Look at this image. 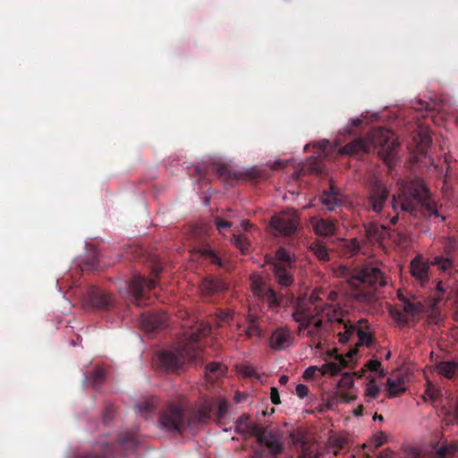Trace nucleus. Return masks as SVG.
<instances>
[{
	"label": "nucleus",
	"mask_w": 458,
	"mask_h": 458,
	"mask_svg": "<svg viewBox=\"0 0 458 458\" xmlns=\"http://www.w3.org/2000/svg\"><path fill=\"white\" fill-rule=\"evenodd\" d=\"M233 244L236 248H238L242 253H245L249 250L250 246V241L242 234H233L232 239Z\"/></svg>",
	"instance_id": "43"
},
{
	"label": "nucleus",
	"mask_w": 458,
	"mask_h": 458,
	"mask_svg": "<svg viewBox=\"0 0 458 458\" xmlns=\"http://www.w3.org/2000/svg\"><path fill=\"white\" fill-rule=\"evenodd\" d=\"M137 444L134 434L127 433L120 436L115 443L109 444L101 441L94 451L77 455L74 458H117L133 451Z\"/></svg>",
	"instance_id": "6"
},
{
	"label": "nucleus",
	"mask_w": 458,
	"mask_h": 458,
	"mask_svg": "<svg viewBox=\"0 0 458 458\" xmlns=\"http://www.w3.org/2000/svg\"><path fill=\"white\" fill-rule=\"evenodd\" d=\"M377 458H394V454L392 451H390L389 449H386L379 454Z\"/></svg>",
	"instance_id": "58"
},
{
	"label": "nucleus",
	"mask_w": 458,
	"mask_h": 458,
	"mask_svg": "<svg viewBox=\"0 0 458 458\" xmlns=\"http://www.w3.org/2000/svg\"><path fill=\"white\" fill-rule=\"evenodd\" d=\"M319 200L328 211L335 210L336 207L342 204V200L337 197V192L335 191L333 185H331L330 191L322 192Z\"/></svg>",
	"instance_id": "26"
},
{
	"label": "nucleus",
	"mask_w": 458,
	"mask_h": 458,
	"mask_svg": "<svg viewBox=\"0 0 458 458\" xmlns=\"http://www.w3.org/2000/svg\"><path fill=\"white\" fill-rule=\"evenodd\" d=\"M228 410V403L225 399H221L218 401L217 411H216V418L218 420H222L225 417Z\"/></svg>",
	"instance_id": "48"
},
{
	"label": "nucleus",
	"mask_w": 458,
	"mask_h": 458,
	"mask_svg": "<svg viewBox=\"0 0 458 458\" xmlns=\"http://www.w3.org/2000/svg\"><path fill=\"white\" fill-rule=\"evenodd\" d=\"M298 225V219L294 216L281 214L274 216L270 221V226L278 234L289 236L294 233Z\"/></svg>",
	"instance_id": "17"
},
{
	"label": "nucleus",
	"mask_w": 458,
	"mask_h": 458,
	"mask_svg": "<svg viewBox=\"0 0 458 458\" xmlns=\"http://www.w3.org/2000/svg\"><path fill=\"white\" fill-rule=\"evenodd\" d=\"M413 140L417 144L418 151L421 154L426 153L432 143V138L427 131H419L414 135Z\"/></svg>",
	"instance_id": "33"
},
{
	"label": "nucleus",
	"mask_w": 458,
	"mask_h": 458,
	"mask_svg": "<svg viewBox=\"0 0 458 458\" xmlns=\"http://www.w3.org/2000/svg\"><path fill=\"white\" fill-rule=\"evenodd\" d=\"M206 374L219 377L224 374V366L218 362H210L206 366Z\"/></svg>",
	"instance_id": "45"
},
{
	"label": "nucleus",
	"mask_w": 458,
	"mask_h": 458,
	"mask_svg": "<svg viewBox=\"0 0 458 458\" xmlns=\"http://www.w3.org/2000/svg\"><path fill=\"white\" fill-rule=\"evenodd\" d=\"M233 318V312L231 310H219L214 315H211L210 323L218 327L229 323Z\"/></svg>",
	"instance_id": "35"
},
{
	"label": "nucleus",
	"mask_w": 458,
	"mask_h": 458,
	"mask_svg": "<svg viewBox=\"0 0 458 458\" xmlns=\"http://www.w3.org/2000/svg\"><path fill=\"white\" fill-rule=\"evenodd\" d=\"M296 394L300 397V398H304L308 395L309 394V387L303 384H298L296 386Z\"/></svg>",
	"instance_id": "52"
},
{
	"label": "nucleus",
	"mask_w": 458,
	"mask_h": 458,
	"mask_svg": "<svg viewBox=\"0 0 458 458\" xmlns=\"http://www.w3.org/2000/svg\"><path fill=\"white\" fill-rule=\"evenodd\" d=\"M158 426L171 433H181L188 425L187 413L181 404L168 403L159 411Z\"/></svg>",
	"instance_id": "7"
},
{
	"label": "nucleus",
	"mask_w": 458,
	"mask_h": 458,
	"mask_svg": "<svg viewBox=\"0 0 458 458\" xmlns=\"http://www.w3.org/2000/svg\"><path fill=\"white\" fill-rule=\"evenodd\" d=\"M337 362H327L319 369L321 374L335 376L340 373L341 369L347 367L348 361L342 355L335 357Z\"/></svg>",
	"instance_id": "27"
},
{
	"label": "nucleus",
	"mask_w": 458,
	"mask_h": 458,
	"mask_svg": "<svg viewBox=\"0 0 458 458\" xmlns=\"http://www.w3.org/2000/svg\"><path fill=\"white\" fill-rule=\"evenodd\" d=\"M318 370V369L316 366H310L308 369H306V370L304 371L303 377L307 380L312 379L315 377L316 372Z\"/></svg>",
	"instance_id": "54"
},
{
	"label": "nucleus",
	"mask_w": 458,
	"mask_h": 458,
	"mask_svg": "<svg viewBox=\"0 0 458 458\" xmlns=\"http://www.w3.org/2000/svg\"><path fill=\"white\" fill-rule=\"evenodd\" d=\"M399 142L394 132L384 128H376L367 138L355 139L340 149L341 154L356 155L376 149L378 157L388 165L394 163Z\"/></svg>",
	"instance_id": "2"
},
{
	"label": "nucleus",
	"mask_w": 458,
	"mask_h": 458,
	"mask_svg": "<svg viewBox=\"0 0 458 458\" xmlns=\"http://www.w3.org/2000/svg\"><path fill=\"white\" fill-rule=\"evenodd\" d=\"M267 262L272 267L277 264L282 266H294L295 259L286 249L280 247L276 252L275 259L271 261L267 260Z\"/></svg>",
	"instance_id": "30"
},
{
	"label": "nucleus",
	"mask_w": 458,
	"mask_h": 458,
	"mask_svg": "<svg viewBox=\"0 0 458 458\" xmlns=\"http://www.w3.org/2000/svg\"><path fill=\"white\" fill-rule=\"evenodd\" d=\"M362 411H363V405H359L354 411H353V414L355 416H360L362 414Z\"/></svg>",
	"instance_id": "61"
},
{
	"label": "nucleus",
	"mask_w": 458,
	"mask_h": 458,
	"mask_svg": "<svg viewBox=\"0 0 458 458\" xmlns=\"http://www.w3.org/2000/svg\"><path fill=\"white\" fill-rule=\"evenodd\" d=\"M425 394L433 402L439 397V391L436 389L432 385L428 386Z\"/></svg>",
	"instance_id": "51"
},
{
	"label": "nucleus",
	"mask_w": 458,
	"mask_h": 458,
	"mask_svg": "<svg viewBox=\"0 0 458 458\" xmlns=\"http://www.w3.org/2000/svg\"><path fill=\"white\" fill-rule=\"evenodd\" d=\"M353 297L360 302L372 303L379 288L387 284L384 272L374 265H365L349 279Z\"/></svg>",
	"instance_id": "3"
},
{
	"label": "nucleus",
	"mask_w": 458,
	"mask_h": 458,
	"mask_svg": "<svg viewBox=\"0 0 458 458\" xmlns=\"http://www.w3.org/2000/svg\"><path fill=\"white\" fill-rule=\"evenodd\" d=\"M202 354L198 343V336L192 335L191 339L182 343L174 350L160 352L154 358V364L167 372H178L185 363H197Z\"/></svg>",
	"instance_id": "4"
},
{
	"label": "nucleus",
	"mask_w": 458,
	"mask_h": 458,
	"mask_svg": "<svg viewBox=\"0 0 458 458\" xmlns=\"http://www.w3.org/2000/svg\"><path fill=\"white\" fill-rule=\"evenodd\" d=\"M411 276L421 284L425 286L428 282L429 264L426 262L421 255L416 256L411 262Z\"/></svg>",
	"instance_id": "21"
},
{
	"label": "nucleus",
	"mask_w": 458,
	"mask_h": 458,
	"mask_svg": "<svg viewBox=\"0 0 458 458\" xmlns=\"http://www.w3.org/2000/svg\"><path fill=\"white\" fill-rule=\"evenodd\" d=\"M398 185V191L392 196V208L396 215L390 219L391 225L397 224L401 213L408 214L413 218H417L420 214L424 216H440L437 202L432 199L423 179L414 177L407 181L403 180Z\"/></svg>",
	"instance_id": "1"
},
{
	"label": "nucleus",
	"mask_w": 458,
	"mask_h": 458,
	"mask_svg": "<svg viewBox=\"0 0 458 458\" xmlns=\"http://www.w3.org/2000/svg\"><path fill=\"white\" fill-rule=\"evenodd\" d=\"M353 397H350L348 394H344L342 396H341V400L344 403H349L351 400H352Z\"/></svg>",
	"instance_id": "64"
},
{
	"label": "nucleus",
	"mask_w": 458,
	"mask_h": 458,
	"mask_svg": "<svg viewBox=\"0 0 458 458\" xmlns=\"http://www.w3.org/2000/svg\"><path fill=\"white\" fill-rule=\"evenodd\" d=\"M388 198L389 190L382 182L376 181L372 184L368 195V206L372 211L379 213Z\"/></svg>",
	"instance_id": "15"
},
{
	"label": "nucleus",
	"mask_w": 458,
	"mask_h": 458,
	"mask_svg": "<svg viewBox=\"0 0 458 458\" xmlns=\"http://www.w3.org/2000/svg\"><path fill=\"white\" fill-rule=\"evenodd\" d=\"M416 109H419V110H422V109H426V110H432L434 109L429 103L428 102H423L422 100H420L418 102V106L415 107Z\"/></svg>",
	"instance_id": "57"
},
{
	"label": "nucleus",
	"mask_w": 458,
	"mask_h": 458,
	"mask_svg": "<svg viewBox=\"0 0 458 458\" xmlns=\"http://www.w3.org/2000/svg\"><path fill=\"white\" fill-rule=\"evenodd\" d=\"M366 236L370 242L383 239L386 233V227L377 224H370L365 229Z\"/></svg>",
	"instance_id": "32"
},
{
	"label": "nucleus",
	"mask_w": 458,
	"mask_h": 458,
	"mask_svg": "<svg viewBox=\"0 0 458 458\" xmlns=\"http://www.w3.org/2000/svg\"><path fill=\"white\" fill-rule=\"evenodd\" d=\"M89 380L94 388L99 387L106 380V371L103 368L97 367L89 375Z\"/></svg>",
	"instance_id": "39"
},
{
	"label": "nucleus",
	"mask_w": 458,
	"mask_h": 458,
	"mask_svg": "<svg viewBox=\"0 0 458 458\" xmlns=\"http://www.w3.org/2000/svg\"><path fill=\"white\" fill-rule=\"evenodd\" d=\"M288 380H289V377L286 375H282L279 378V383L281 385H285V384H287Z\"/></svg>",
	"instance_id": "62"
},
{
	"label": "nucleus",
	"mask_w": 458,
	"mask_h": 458,
	"mask_svg": "<svg viewBox=\"0 0 458 458\" xmlns=\"http://www.w3.org/2000/svg\"><path fill=\"white\" fill-rule=\"evenodd\" d=\"M340 385L346 387H352L353 385L352 377L348 374H344L340 380Z\"/></svg>",
	"instance_id": "56"
},
{
	"label": "nucleus",
	"mask_w": 458,
	"mask_h": 458,
	"mask_svg": "<svg viewBox=\"0 0 458 458\" xmlns=\"http://www.w3.org/2000/svg\"><path fill=\"white\" fill-rule=\"evenodd\" d=\"M396 319L399 322H401V323H405L406 322V319L404 318L403 315L400 311H398L397 314H396Z\"/></svg>",
	"instance_id": "63"
},
{
	"label": "nucleus",
	"mask_w": 458,
	"mask_h": 458,
	"mask_svg": "<svg viewBox=\"0 0 458 458\" xmlns=\"http://www.w3.org/2000/svg\"><path fill=\"white\" fill-rule=\"evenodd\" d=\"M399 300L403 302V310L404 312L413 315L417 311V305L413 302L409 301L404 297L401 296V294H398Z\"/></svg>",
	"instance_id": "49"
},
{
	"label": "nucleus",
	"mask_w": 458,
	"mask_h": 458,
	"mask_svg": "<svg viewBox=\"0 0 458 458\" xmlns=\"http://www.w3.org/2000/svg\"><path fill=\"white\" fill-rule=\"evenodd\" d=\"M259 317L256 314L249 312L245 318L246 327L243 328V333L248 339L254 337L261 338L262 329L259 326Z\"/></svg>",
	"instance_id": "24"
},
{
	"label": "nucleus",
	"mask_w": 458,
	"mask_h": 458,
	"mask_svg": "<svg viewBox=\"0 0 458 458\" xmlns=\"http://www.w3.org/2000/svg\"><path fill=\"white\" fill-rule=\"evenodd\" d=\"M158 399L156 396H150L142 403L137 404L140 414L147 418L150 413L156 411L158 405Z\"/></svg>",
	"instance_id": "34"
},
{
	"label": "nucleus",
	"mask_w": 458,
	"mask_h": 458,
	"mask_svg": "<svg viewBox=\"0 0 458 458\" xmlns=\"http://www.w3.org/2000/svg\"><path fill=\"white\" fill-rule=\"evenodd\" d=\"M270 399L274 404H279L281 403L279 392L276 387H271Z\"/></svg>",
	"instance_id": "55"
},
{
	"label": "nucleus",
	"mask_w": 458,
	"mask_h": 458,
	"mask_svg": "<svg viewBox=\"0 0 458 458\" xmlns=\"http://www.w3.org/2000/svg\"><path fill=\"white\" fill-rule=\"evenodd\" d=\"M380 392L379 387L376 385L375 378H371L368 384L365 391V396L367 401L369 402L372 399H376Z\"/></svg>",
	"instance_id": "44"
},
{
	"label": "nucleus",
	"mask_w": 458,
	"mask_h": 458,
	"mask_svg": "<svg viewBox=\"0 0 458 458\" xmlns=\"http://www.w3.org/2000/svg\"><path fill=\"white\" fill-rule=\"evenodd\" d=\"M345 246L349 250L351 255H353L360 250V243L358 240L355 238L347 241Z\"/></svg>",
	"instance_id": "50"
},
{
	"label": "nucleus",
	"mask_w": 458,
	"mask_h": 458,
	"mask_svg": "<svg viewBox=\"0 0 458 458\" xmlns=\"http://www.w3.org/2000/svg\"><path fill=\"white\" fill-rule=\"evenodd\" d=\"M430 265L437 266L444 273H450L453 267V261L449 258L436 256L431 260Z\"/></svg>",
	"instance_id": "38"
},
{
	"label": "nucleus",
	"mask_w": 458,
	"mask_h": 458,
	"mask_svg": "<svg viewBox=\"0 0 458 458\" xmlns=\"http://www.w3.org/2000/svg\"><path fill=\"white\" fill-rule=\"evenodd\" d=\"M166 319L167 315L165 312L158 314L142 313L139 319V326L145 332L152 333L160 328Z\"/></svg>",
	"instance_id": "19"
},
{
	"label": "nucleus",
	"mask_w": 458,
	"mask_h": 458,
	"mask_svg": "<svg viewBox=\"0 0 458 458\" xmlns=\"http://www.w3.org/2000/svg\"><path fill=\"white\" fill-rule=\"evenodd\" d=\"M373 441L375 446L379 447L380 445L386 442V436L385 435V433L379 432L374 436Z\"/></svg>",
	"instance_id": "53"
},
{
	"label": "nucleus",
	"mask_w": 458,
	"mask_h": 458,
	"mask_svg": "<svg viewBox=\"0 0 458 458\" xmlns=\"http://www.w3.org/2000/svg\"><path fill=\"white\" fill-rule=\"evenodd\" d=\"M326 331H327V325L318 317L310 323V327H309L305 335L310 338L316 348L320 349L323 332Z\"/></svg>",
	"instance_id": "23"
},
{
	"label": "nucleus",
	"mask_w": 458,
	"mask_h": 458,
	"mask_svg": "<svg viewBox=\"0 0 458 458\" xmlns=\"http://www.w3.org/2000/svg\"><path fill=\"white\" fill-rule=\"evenodd\" d=\"M458 365L454 361H440L437 364L436 369L438 374L446 378H452L456 371Z\"/></svg>",
	"instance_id": "37"
},
{
	"label": "nucleus",
	"mask_w": 458,
	"mask_h": 458,
	"mask_svg": "<svg viewBox=\"0 0 458 458\" xmlns=\"http://www.w3.org/2000/svg\"><path fill=\"white\" fill-rule=\"evenodd\" d=\"M272 272L276 282L281 287H289L294 282V266L274 265V267H272Z\"/></svg>",
	"instance_id": "22"
},
{
	"label": "nucleus",
	"mask_w": 458,
	"mask_h": 458,
	"mask_svg": "<svg viewBox=\"0 0 458 458\" xmlns=\"http://www.w3.org/2000/svg\"><path fill=\"white\" fill-rule=\"evenodd\" d=\"M250 280L252 293L267 302L270 309H276L280 306V300L276 293L262 276L254 275L250 277Z\"/></svg>",
	"instance_id": "12"
},
{
	"label": "nucleus",
	"mask_w": 458,
	"mask_h": 458,
	"mask_svg": "<svg viewBox=\"0 0 458 458\" xmlns=\"http://www.w3.org/2000/svg\"><path fill=\"white\" fill-rule=\"evenodd\" d=\"M308 304L310 307L322 306L323 311L321 312V316L326 317L328 322H342L344 321V316L348 313L341 305L339 293L335 290L328 293L326 302L318 298L316 293H312L309 299Z\"/></svg>",
	"instance_id": "9"
},
{
	"label": "nucleus",
	"mask_w": 458,
	"mask_h": 458,
	"mask_svg": "<svg viewBox=\"0 0 458 458\" xmlns=\"http://www.w3.org/2000/svg\"><path fill=\"white\" fill-rule=\"evenodd\" d=\"M434 284L435 285L432 289L430 297L433 300V306L436 307L440 301L446 299V294L450 289V285L443 280L436 281Z\"/></svg>",
	"instance_id": "29"
},
{
	"label": "nucleus",
	"mask_w": 458,
	"mask_h": 458,
	"mask_svg": "<svg viewBox=\"0 0 458 458\" xmlns=\"http://www.w3.org/2000/svg\"><path fill=\"white\" fill-rule=\"evenodd\" d=\"M192 251L199 254L203 260L216 265L218 267L230 272L233 269L232 262L225 256H222L217 250L213 249L207 242H198L192 249Z\"/></svg>",
	"instance_id": "11"
},
{
	"label": "nucleus",
	"mask_w": 458,
	"mask_h": 458,
	"mask_svg": "<svg viewBox=\"0 0 458 458\" xmlns=\"http://www.w3.org/2000/svg\"><path fill=\"white\" fill-rule=\"evenodd\" d=\"M322 311V306L310 307L309 304L306 306L299 304L293 313V320L299 324L298 335H300L304 331L308 332L309 327H310V323L320 317Z\"/></svg>",
	"instance_id": "14"
},
{
	"label": "nucleus",
	"mask_w": 458,
	"mask_h": 458,
	"mask_svg": "<svg viewBox=\"0 0 458 458\" xmlns=\"http://www.w3.org/2000/svg\"><path fill=\"white\" fill-rule=\"evenodd\" d=\"M114 411V409L113 407H107L106 410V413H105V421H107L109 420V416L111 415V413Z\"/></svg>",
	"instance_id": "60"
},
{
	"label": "nucleus",
	"mask_w": 458,
	"mask_h": 458,
	"mask_svg": "<svg viewBox=\"0 0 458 458\" xmlns=\"http://www.w3.org/2000/svg\"><path fill=\"white\" fill-rule=\"evenodd\" d=\"M458 451V444L452 443L450 445H445L438 448L437 454L438 458H448L453 456Z\"/></svg>",
	"instance_id": "42"
},
{
	"label": "nucleus",
	"mask_w": 458,
	"mask_h": 458,
	"mask_svg": "<svg viewBox=\"0 0 458 458\" xmlns=\"http://www.w3.org/2000/svg\"><path fill=\"white\" fill-rule=\"evenodd\" d=\"M338 323L344 325V331L337 334L338 340L340 343L345 344L354 333H357L358 325H352L350 320H345V316H344V321Z\"/></svg>",
	"instance_id": "36"
},
{
	"label": "nucleus",
	"mask_w": 458,
	"mask_h": 458,
	"mask_svg": "<svg viewBox=\"0 0 458 458\" xmlns=\"http://www.w3.org/2000/svg\"><path fill=\"white\" fill-rule=\"evenodd\" d=\"M212 409L211 403L208 401L204 402L196 412L192 411L189 414L187 413L188 425L205 423L209 419Z\"/></svg>",
	"instance_id": "25"
},
{
	"label": "nucleus",
	"mask_w": 458,
	"mask_h": 458,
	"mask_svg": "<svg viewBox=\"0 0 458 458\" xmlns=\"http://www.w3.org/2000/svg\"><path fill=\"white\" fill-rule=\"evenodd\" d=\"M255 373L254 369L250 366H246L243 369V374L247 377H252Z\"/></svg>",
	"instance_id": "59"
},
{
	"label": "nucleus",
	"mask_w": 458,
	"mask_h": 458,
	"mask_svg": "<svg viewBox=\"0 0 458 458\" xmlns=\"http://www.w3.org/2000/svg\"><path fill=\"white\" fill-rule=\"evenodd\" d=\"M363 325L368 328V321L366 319H360L358 321L357 335L359 337V344L357 345L370 346L373 342V335L363 329Z\"/></svg>",
	"instance_id": "31"
},
{
	"label": "nucleus",
	"mask_w": 458,
	"mask_h": 458,
	"mask_svg": "<svg viewBox=\"0 0 458 458\" xmlns=\"http://www.w3.org/2000/svg\"><path fill=\"white\" fill-rule=\"evenodd\" d=\"M162 269L159 265H155L150 272L151 278H146L140 275L133 276L129 287L133 301L137 306H146L150 303V297L147 295L146 291H150L157 286V278Z\"/></svg>",
	"instance_id": "8"
},
{
	"label": "nucleus",
	"mask_w": 458,
	"mask_h": 458,
	"mask_svg": "<svg viewBox=\"0 0 458 458\" xmlns=\"http://www.w3.org/2000/svg\"><path fill=\"white\" fill-rule=\"evenodd\" d=\"M366 367L372 372H377L379 378H382L386 375L385 369L381 368V362L377 360H369Z\"/></svg>",
	"instance_id": "46"
},
{
	"label": "nucleus",
	"mask_w": 458,
	"mask_h": 458,
	"mask_svg": "<svg viewBox=\"0 0 458 458\" xmlns=\"http://www.w3.org/2000/svg\"><path fill=\"white\" fill-rule=\"evenodd\" d=\"M215 225L220 233H224L233 226V223L221 216L215 217Z\"/></svg>",
	"instance_id": "47"
},
{
	"label": "nucleus",
	"mask_w": 458,
	"mask_h": 458,
	"mask_svg": "<svg viewBox=\"0 0 458 458\" xmlns=\"http://www.w3.org/2000/svg\"><path fill=\"white\" fill-rule=\"evenodd\" d=\"M235 431L239 434H248L255 437L260 445L266 446L271 455L281 454L284 446L280 441L276 431L267 429L250 420V416L242 414L235 423Z\"/></svg>",
	"instance_id": "5"
},
{
	"label": "nucleus",
	"mask_w": 458,
	"mask_h": 458,
	"mask_svg": "<svg viewBox=\"0 0 458 458\" xmlns=\"http://www.w3.org/2000/svg\"><path fill=\"white\" fill-rule=\"evenodd\" d=\"M84 305L98 310H108L113 305L111 295L106 291L92 287L84 296Z\"/></svg>",
	"instance_id": "16"
},
{
	"label": "nucleus",
	"mask_w": 458,
	"mask_h": 458,
	"mask_svg": "<svg viewBox=\"0 0 458 458\" xmlns=\"http://www.w3.org/2000/svg\"><path fill=\"white\" fill-rule=\"evenodd\" d=\"M309 250L321 262H327L330 259V254L326 243L318 239L311 242Z\"/></svg>",
	"instance_id": "28"
},
{
	"label": "nucleus",
	"mask_w": 458,
	"mask_h": 458,
	"mask_svg": "<svg viewBox=\"0 0 458 458\" xmlns=\"http://www.w3.org/2000/svg\"><path fill=\"white\" fill-rule=\"evenodd\" d=\"M211 171L216 174L219 178L225 180H250L255 181L262 178L263 174L255 169L250 168L243 172L231 171L226 165L213 163L211 165Z\"/></svg>",
	"instance_id": "13"
},
{
	"label": "nucleus",
	"mask_w": 458,
	"mask_h": 458,
	"mask_svg": "<svg viewBox=\"0 0 458 458\" xmlns=\"http://www.w3.org/2000/svg\"><path fill=\"white\" fill-rule=\"evenodd\" d=\"M387 390H388V396L389 397H395L401 394L405 391V388L401 386L400 380H394L392 378H388L386 381Z\"/></svg>",
	"instance_id": "40"
},
{
	"label": "nucleus",
	"mask_w": 458,
	"mask_h": 458,
	"mask_svg": "<svg viewBox=\"0 0 458 458\" xmlns=\"http://www.w3.org/2000/svg\"><path fill=\"white\" fill-rule=\"evenodd\" d=\"M292 332L285 327H277L270 336L272 349L280 351L290 347L293 344Z\"/></svg>",
	"instance_id": "20"
},
{
	"label": "nucleus",
	"mask_w": 458,
	"mask_h": 458,
	"mask_svg": "<svg viewBox=\"0 0 458 458\" xmlns=\"http://www.w3.org/2000/svg\"><path fill=\"white\" fill-rule=\"evenodd\" d=\"M314 233L321 237H331L336 234L338 221L332 217H317L310 218Z\"/></svg>",
	"instance_id": "18"
},
{
	"label": "nucleus",
	"mask_w": 458,
	"mask_h": 458,
	"mask_svg": "<svg viewBox=\"0 0 458 458\" xmlns=\"http://www.w3.org/2000/svg\"><path fill=\"white\" fill-rule=\"evenodd\" d=\"M293 445L300 446L302 449V453H308V440L306 435L302 431L293 432L290 435Z\"/></svg>",
	"instance_id": "41"
},
{
	"label": "nucleus",
	"mask_w": 458,
	"mask_h": 458,
	"mask_svg": "<svg viewBox=\"0 0 458 458\" xmlns=\"http://www.w3.org/2000/svg\"><path fill=\"white\" fill-rule=\"evenodd\" d=\"M229 289V283L221 276H206L199 284V290L203 299L214 301L219 299Z\"/></svg>",
	"instance_id": "10"
}]
</instances>
